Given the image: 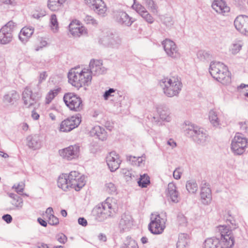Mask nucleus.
I'll list each match as a JSON object with an SVG mask.
<instances>
[{"mask_svg":"<svg viewBox=\"0 0 248 248\" xmlns=\"http://www.w3.org/2000/svg\"><path fill=\"white\" fill-rule=\"evenodd\" d=\"M85 183V177L76 171H72L68 175L64 174L60 176L57 181L58 187L64 191H67L70 188L79 191Z\"/></svg>","mask_w":248,"mask_h":248,"instance_id":"obj_1","label":"nucleus"},{"mask_svg":"<svg viewBox=\"0 0 248 248\" xmlns=\"http://www.w3.org/2000/svg\"><path fill=\"white\" fill-rule=\"evenodd\" d=\"M69 82L73 86L79 89L84 86L89 85L92 79V76L89 69L79 68H72L68 74Z\"/></svg>","mask_w":248,"mask_h":248,"instance_id":"obj_2","label":"nucleus"},{"mask_svg":"<svg viewBox=\"0 0 248 248\" xmlns=\"http://www.w3.org/2000/svg\"><path fill=\"white\" fill-rule=\"evenodd\" d=\"M117 208L116 200L112 198H108L94 209V212L97 219L102 221L112 216Z\"/></svg>","mask_w":248,"mask_h":248,"instance_id":"obj_3","label":"nucleus"},{"mask_svg":"<svg viewBox=\"0 0 248 248\" xmlns=\"http://www.w3.org/2000/svg\"><path fill=\"white\" fill-rule=\"evenodd\" d=\"M185 131L187 136L191 138L194 142L200 146L207 145L210 140V137L207 131L194 124H190L187 125Z\"/></svg>","mask_w":248,"mask_h":248,"instance_id":"obj_4","label":"nucleus"},{"mask_svg":"<svg viewBox=\"0 0 248 248\" xmlns=\"http://www.w3.org/2000/svg\"><path fill=\"white\" fill-rule=\"evenodd\" d=\"M209 72L212 77L223 84L231 82L230 73L227 67L223 63L212 62L209 67Z\"/></svg>","mask_w":248,"mask_h":248,"instance_id":"obj_5","label":"nucleus"},{"mask_svg":"<svg viewBox=\"0 0 248 248\" xmlns=\"http://www.w3.org/2000/svg\"><path fill=\"white\" fill-rule=\"evenodd\" d=\"M164 93L169 97L177 96L182 87V84L177 77L165 78L159 81Z\"/></svg>","mask_w":248,"mask_h":248,"instance_id":"obj_6","label":"nucleus"},{"mask_svg":"<svg viewBox=\"0 0 248 248\" xmlns=\"http://www.w3.org/2000/svg\"><path fill=\"white\" fill-rule=\"evenodd\" d=\"M217 228L221 234L218 248H232L234 243L232 230L225 225L219 226Z\"/></svg>","mask_w":248,"mask_h":248,"instance_id":"obj_7","label":"nucleus"},{"mask_svg":"<svg viewBox=\"0 0 248 248\" xmlns=\"http://www.w3.org/2000/svg\"><path fill=\"white\" fill-rule=\"evenodd\" d=\"M151 222L148 225V228L151 233L159 234L162 233L165 228V223L167 220L164 215L152 214Z\"/></svg>","mask_w":248,"mask_h":248,"instance_id":"obj_8","label":"nucleus"},{"mask_svg":"<svg viewBox=\"0 0 248 248\" xmlns=\"http://www.w3.org/2000/svg\"><path fill=\"white\" fill-rule=\"evenodd\" d=\"M63 100L66 106L72 111L79 112L83 108L84 105L82 99L74 93H65Z\"/></svg>","mask_w":248,"mask_h":248,"instance_id":"obj_9","label":"nucleus"},{"mask_svg":"<svg viewBox=\"0 0 248 248\" xmlns=\"http://www.w3.org/2000/svg\"><path fill=\"white\" fill-rule=\"evenodd\" d=\"M17 24L13 20L9 21L0 30V44L6 45L10 43L13 38V33Z\"/></svg>","mask_w":248,"mask_h":248,"instance_id":"obj_10","label":"nucleus"},{"mask_svg":"<svg viewBox=\"0 0 248 248\" xmlns=\"http://www.w3.org/2000/svg\"><path fill=\"white\" fill-rule=\"evenodd\" d=\"M99 43L107 47L118 49L122 45V39L117 34L108 32L100 38Z\"/></svg>","mask_w":248,"mask_h":248,"instance_id":"obj_11","label":"nucleus"},{"mask_svg":"<svg viewBox=\"0 0 248 248\" xmlns=\"http://www.w3.org/2000/svg\"><path fill=\"white\" fill-rule=\"evenodd\" d=\"M248 145V141L242 135L236 134L232 141L231 149L232 152L237 155H242Z\"/></svg>","mask_w":248,"mask_h":248,"instance_id":"obj_12","label":"nucleus"},{"mask_svg":"<svg viewBox=\"0 0 248 248\" xmlns=\"http://www.w3.org/2000/svg\"><path fill=\"white\" fill-rule=\"evenodd\" d=\"M81 118L80 114L69 117L62 122L60 130L62 132H67L77 127L81 123Z\"/></svg>","mask_w":248,"mask_h":248,"instance_id":"obj_13","label":"nucleus"},{"mask_svg":"<svg viewBox=\"0 0 248 248\" xmlns=\"http://www.w3.org/2000/svg\"><path fill=\"white\" fill-rule=\"evenodd\" d=\"M80 147L78 145H70L66 148L60 150V155L67 160L77 159L79 155Z\"/></svg>","mask_w":248,"mask_h":248,"instance_id":"obj_14","label":"nucleus"},{"mask_svg":"<svg viewBox=\"0 0 248 248\" xmlns=\"http://www.w3.org/2000/svg\"><path fill=\"white\" fill-rule=\"evenodd\" d=\"M164 49L168 57L174 59L180 57V53L175 43L172 40L166 39L162 42Z\"/></svg>","mask_w":248,"mask_h":248,"instance_id":"obj_15","label":"nucleus"},{"mask_svg":"<svg viewBox=\"0 0 248 248\" xmlns=\"http://www.w3.org/2000/svg\"><path fill=\"white\" fill-rule=\"evenodd\" d=\"M86 4L97 15L105 16L107 11V7L102 0H84Z\"/></svg>","mask_w":248,"mask_h":248,"instance_id":"obj_16","label":"nucleus"},{"mask_svg":"<svg viewBox=\"0 0 248 248\" xmlns=\"http://www.w3.org/2000/svg\"><path fill=\"white\" fill-rule=\"evenodd\" d=\"M38 93H33L29 87H26L22 93V99L24 105L28 108L33 105L37 102L38 96Z\"/></svg>","mask_w":248,"mask_h":248,"instance_id":"obj_17","label":"nucleus"},{"mask_svg":"<svg viewBox=\"0 0 248 248\" xmlns=\"http://www.w3.org/2000/svg\"><path fill=\"white\" fill-rule=\"evenodd\" d=\"M106 162L110 170L113 172L119 168L122 160L118 154L115 152H111L107 155Z\"/></svg>","mask_w":248,"mask_h":248,"instance_id":"obj_18","label":"nucleus"},{"mask_svg":"<svg viewBox=\"0 0 248 248\" xmlns=\"http://www.w3.org/2000/svg\"><path fill=\"white\" fill-rule=\"evenodd\" d=\"M89 67V70L92 76L104 74L107 71V69L103 66L102 61L101 60H91Z\"/></svg>","mask_w":248,"mask_h":248,"instance_id":"obj_19","label":"nucleus"},{"mask_svg":"<svg viewBox=\"0 0 248 248\" xmlns=\"http://www.w3.org/2000/svg\"><path fill=\"white\" fill-rule=\"evenodd\" d=\"M234 25L242 34L246 32V28L248 26V16L244 15L238 16L234 20Z\"/></svg>","mask_w":248,"mask_h":248,"instance_id":"obj_20","label":"nucleus"},{"mask_svg":"<svg viewBox=\"0 0 248 248\" xmlns=\"http://www.w3.org/2000/svg\"><path fill=\"white\" fill-rule=\"evenodd\" d=\"M166 194L167 197L174 203L178 202L180 200L176 186L173 183H170L168 184Z\"/></svg>","mask_w":248,"mask_h":248,"instance_id":"obj_21","label":"nucleus"},{"mask_svg":"<svg viewBox=\"0 0 248 248\" xmlns=\"http://www.w3.org/2000/svg\"><path fill=\"white\" fill-rule=\"evenodd\" d=\"M212 7L217 13L223 15L228 13L230 10V7L224 0H214Z\"/></svg>","mask_w":248,"mask_h":248,"instance_id":"obj_22","label":"nucleus"},{"mask_svg":"<svg viewBox=\"0 0 248 248\" xmlns=\"http://www.w3.org/2000/svg\"><path fill=\"white\" fill-rule=\"evenodd\" d=\"M156 110L159 118L162 121L169 122L171 120L170 109L164 105H158Z\"/></svg>","mask_w":248,"mask_h":248,"instance_id":"obj_23","label":"nucleus"},{"mask_svg":"<svg viewBox=\"0 0 248 248\" xmlns=\"http://www.w3.org/2000/svg\"><path fill=\"white\" fill-rule=\"evenodd\" d=\"M27 145L32 150L39 149L42 146V140L38 135L29 136L27 138Z\"/></svg>","mask_w":248,"mask_h":248,"instance_id":"obj_24","label":"nucleus"},{"mask_svg":"<svg viewBox=\"0 0 248 248\" xmlns=\"http://www.w3.org/2000/svg\"><path fill=\"white\" fill-rule=\"evenodd\" d=\"M200 194L203 204H208L211 202L212 200L211 190L206 183H204L202 186Z\"/></svg>","mask_w":248,"mask_h":248,"instance_id":"obj_25","label":"nucleus"},{"mask_svg":"<svg viewBox=\"0 0 248 248\" xmlns=\"http://www.w3.org/2000/svg\"><path fill=\"white\" fill-rule=\"evenodd\" d=\"M34 28L32 27L25 26L23 27L20 31L18 35L19 39L20 41L25 44L34 32Z\"/></svg>","mask_w":248,"mask_h":248,"instance_id":"obj_26","label":"nucleus"},{"mask_svg":"<svg viewBox=\"0 0 248 248\" xmlns=\"http://www.w3.org/2000/svg\"><path fill=\"white\" fill-rule=\"evenodd\" d=\"M19 98V94L15 91L13 90L5 94L2 98V101L5 104L13 105Z\"/></svg>","mask_w":248,"mask_h":248,"instance_id":"obj_27","label":"nucleus"},{"mask_svg":"<svg viewBox=\"0 0 248 248\" xmlns=\"http://www.w3.org/2000/svg\"><path fill=\"white\" fill-rule=\"evenodd\" d=\"M132 217L129 214H124L122 215L119 223V228L121 232L128 230L132 225Z\"/></svg>","mask_w":248,"mask_h":248,"instance_id":"obj_28","label":"nucleus"},{"mask_svg":"<svg viewBox=\"0 0 248 248\" xmlns=\"http://www.w3.org/2000/svg\"><path fill=\"white\" fill-rule=\"evenodd\" d=\"M90 134L92 137H96L102 141L106 140L107 138L105 130L98 125L93 127L90 131Z\"/></svg>","mask_w":248,"mask_h":248,"instance_id":"obj_29","label":"nucleus"},{"mask_svg":"<svg viewBox=\"0 0 248 248\" xmlns=\"http://www.w3.org/2000/svg\"><path fill=\"white\" fill-rule=\"evenodd\" d=\"M115 18L116 21L125 26H130L133 21L129 16L124 12L118 11L115 14Z\"/></svg>","mask_w":248,"mask_h":248,"instance_id":"obj_30","label":"nucleus"},{"mask_svg":"<svg viewBox=\"0 0 248 248\" xmlns=\"http://www.w3.org/2000/svg\"><path fill=\"white\" fill-rule=\"evenodd\" d=\"M190 242V237L189 234L181 233L179 234L177 243V248H188Z\"/></svg>","mask_w":248,"mask_h":248,"instance_id":"obj_31","label":"nucleus"},{"mask_svg":"<svg viewBox=\"0 0 248 248\" xmlns=\"http://www.w3.org/2000/svg\"><path fill=\"white\" fill-rule=\"evenodd\" d=\"M244 46L243 40L236 39L230 45L229 48V52L232 55H236L239 53Z\"/></svg>","mask_w":248,"mask_h":248,"instance_id":"obj_32","label":"nucleus"},{"mask_svg":"<svg viewBox=\"0 0 248 248\" xmlns=\"http://www.w3.org/2000/svg\"><path fill=\"white\" fill-rule=\"evenodd\" d=\"M66 0H48L47 6L52 11H58L64 6Z\"/></svg>","mask_w":248,"mask_h":248,"instance_id":"obj_33","label":"nucleus"},{"mask_svg":"<svg viewBox=\"0 0 248 248\" xmlns=\"http://www.w3.org/2000/svg\"><path fill=\"white\" fill-rule=\"evenodd\" d=\"M209 119L211 124L215 127L220 125L218 113L215 110H211L209 112Z\"/></svg>","mask_w":248,"mask_h":248,"instance_id":"obj_34","label":"nucleus"},{"mask_svg":"<svg viewBox=\"0 0 248 248\" xmlns=\"http://www.w3.org/2000/svg\"><path fill=\"white\" fill-rule=\"evenodd\" d=\"M219 244V239L217 238H209L204 241L203 248H218Z\"/></svg>","mask_w":248,"mask_h":248,"instance_id":"obj_35","label":"nucleus"},{"mask_svg":"<svg viewBox=\"0 0 248 248\" xmlns=\"http://www.w3.org/2000/svg\"><path fill=\"white\" fill-rule=\"evenodd\" d=\"M143 4L153 14L158 13V6L153 0H143Z\"/></svg>","mask_w":248,"mask_h":248,"instance_id":"obj_36","label":"nucleus"},{"mask_svg":"<svg viewBox=\"0 0 248 248\" xmlns=\"http://www.w3.org/2000/svg\"><path fill=\"white\" fill-rule=\"evenodd\" d=\"M61 90V88H57L53 90H50L46 96L45 104H50L53 99L58 94Z\"/></svg>","mask_w":248,"mask_h":248,"instance_id":"obj_37","label":"nucleus"},{"mask_svg":"<svg viewBox=\"0 0 248 248\" xmlns=\"http://www.w3.org/2000/svg\"><path fill=\"white\" fill-rule=\"evenodd\" d=\"M50 27L54 33L57 32L59 31V23L57 16L55 14H52L50 17Z\"/></svg>","mask_w":248,"mask_h":248,"instance_id":"obj_38","label":"nucleus"},{"mask_svg":"<svg viewBox=\"0 0 248 248\" xmlns=\"http://www.w3.org/2000/svg\"><path fill=\"white\" fill-rule=\"evenodd\" d=\"M186 186L188 192L192 194L196 193L198 189V185L194 180L187 181Z\"/></svg>","mask_w":248,"mask_h":248,"instance_id":"obj_39","label":"nucleus"},{"mask_svg":"<svg viewBox=\"0 0 248 248\" xmlns=\"http://www.w3.org/2000/svg\"><path fill=\"white\" fill-rule=\"evenodd\" d=\"M121 248H139L136 242L131 237L127 236Z\"/></svg>","mask_w":248,"mask_h":248,"instance_id":"obj_40","label":"nucleus"},{"mask_svg":"<svg viewBox=\"0 0 248 248\" xmlns=\"http://www.w3.org/2000/svg\"><path fill=\"white\" fill-rule=\"evenodd\" d=\"M139 186L141 187H146L150 183V177L147 174L140 175L138 182Z\"/></svg>","mask_w":248,"mask_h":248,"instance_id":"obj_41","label":"nucleus"},{"mask_svg":"<svg viewBox=\"0 0 248 248\" xmlns=\"http://www.w3.org/2000/svg\"><path fill=\"white\" fill-rule=\"evenodd\" d=\"M104 190L109 194L114 195L117 194L116 186L112 182L106 183L104 186Z\"/></svg>","mask_w":248,"mask_h":248,"instance_id":"obj_42","label":"nucleus"},{"mask_svg":"<svg viewBox=\"0 0 248 248\" xmlns=\"http://www.w3.org/2000/svg\"><path fill=\"white\" fill-rule=\"evenodd\" d=\"M132 7L141 16L144 13V12L147 11L145 8L140 3H137L136 0H134V3L132 5Z\"/></svg>","mask_w":248,"mask_h":248,"instance_id":"obj_43","label":"nucleus"},{"mask_svg":"<svg viewBox=\"0 0 248 248\" xmlns=\"http://www.w3.org/2000/svg\"><path fill=\"white\" fill-rule=\"evenodd\" d=\"M74 31L75 32V34H71L74 37H79L82 35L87 33V30L85 28L82 26L76 28V29L74 30Z\"/></svg>","mask_w":248,"mask_h":248,"instance_id":"obj_44","label":"nucleus"},{"mask_svg":"<svg viewBox=\"0 0 248 248\" xmlns=\"http://www.w3.org/2000/svg\"><path fill=\"white\" fill-rule=\"evenodd\" d=\"M9 196L13 199V200H16L17 202H18V205H16V206L18 208H22L23 201L22 199L17 195L14 193H9Z\"/></svg>","mask_w":248,"mask_h":248,"instance_id":"obj_45","label":"nucleus"},{"mask_svg":"<svg viewBox=\"0 0 248 248\" xmlns=\"http://www.w3.org/2000/svg\"><path fill=\"white\" fill-rule=\"evenodd\" d=\"M116 93V90L113 88H109L108 90L105 92L103 94L104 99L105 100H107L109 97L111 96H114Z\"/></svg>","mask_w":248,"mask_h":248,"instance_id":"obj_46","label":"nucleus"},{"mask_svg":"<svg viewBox=\"0 0 248 248\" xmlns=\"http://www.w3.org/2000/svg\"><path fill=\"white\" fill-rule=\"evenodd\" d=\"M84 21L87 24H91L93 26H96L97 25V21L91 16H85L84 18Z\"/></svg>","mask_w":248,"mask_h":248,"instance_id":"obj_47","label":"nucleus"},{"mask_svg":"<svg viewBox=\"0 0 248 248\" xmlns=\"http://www.w3.org/2000/svg\"><path fill=\"white\" fill-rule=\"evenodd\" d=\"M80 26L78 21H73L69 25V31L71 34H75V32L74 31V30Z\"/></svg>","mask_w":248,"mask_h":248,"instance_id":"obj_48","label":"nucleus"},{"mask_svg":"<svg viewBox=\"0 0 248 248\" xmlns=\"http://www.w3.org/2000/svg\"><path fill=\"white\" fill-rule=\"evenodd\" d=\"M141 16L148 23L152 24L154 21V18L147 11L144 12Z\"/></svg>","mask_w":248,"mask_h":248,"instance_id":"obj_49","label":"nucleus"},{"mask_svg":"<svg viewBox=\"0 0 248 248\" xmlns=\"http://www.w3.org/2000/svg\"><path fill=\"white\" fill-rule=\"evenodd\" d=\"M197 57L201 61H204L209 57V54L203 50H200L197 53Z\"/></svg>","mask_w":248,"mask_h":248,"instance_id":"obj_50","label":"nucleus"},{"mask_svg":"<svg viewBox=\"0 0 248 248\" xmlns=\"http://www.w3.org/2000/svg\"><path fill=\"white\" fill-rule=\"evenodd\" d=\"M177 220L179 225L183 226H186L187 219L183 215H178Z\"/></svg>","mask_w":248,"mask_h":248,"instance_id":"obj_51","label":"nucleus"},{"mask_svg":"<svg viewBox=\"0 0 248 248\" xmlns=\"http://www.w3.org/2000/svg\"><path fill=\"white\" fill-rule=\"evenodd\" d=\"M48 224L51 225H56L59 223V219L54 215L48 218Z\"/></svg>","mask_w":248,"mask_h":248,"instance_id":"obj_52","label":"nucleus"},{"mask_svg":"<svg viewBox=\"0 0 248 248\" xmlns=\"http://www.w3.org/2000/svg\"><path fill=\"white\" fill-rule=\"evenodd\" d=\"M239 124L241 130L248 134V121L241 122Z\"/></svg>","mask_w":248,"mask_h":248,"instance_id":"obj_53","label":"nucleus"},{"mask_svg":"<svg viewBox=\"0 0 248 248\" xmlns=\"http://www.w3.org/2000/svg\"><path fill=\"white\" fill-rule=\"evenodd\" d=\"M182 172L180 168H176L173 173V176L174 179L179 180L181 177Z\"/></svg>","mask_w":248,"mask_h":248,"instance_id":"obj_54","label":"nucleus"},{"mask_svg":"<svg viewBox=\"0 0 248 248\" xmlns=\"http://www.w3.org/2000/svg\"><path fill=\"white\" fill-rule=\"evenodd\" d=\"M145 155H142L141 156H139V158L138 159V162L136 163V165L139 167H140L143 166L144 164V162L145 161Z\"/></svg>","mask_w":248,"mask_h":248,"instance_id":"obj_55","label":"nucleus"},{"mask_svg":"<svg viewBox=\"0 0 248 248\" xmlns=\"http://www.w3.org/2000/svg\"><path fill=\"white\" fill-rule=\"evenodd\" d=\"M57 240L61 243L64 244L67 240L66 236L63 234H60L57 236Z\"/></svg>","mask_w":248,"mask_h":248,"instance_id":"obj_56","label":"nucleus"},{"mask_svg":"<svg viewBox=\"0 0 248 248\" xmlns=\"http://www.w3.org/2000/svg\"><path fill=\"white\" fill-rule=\"evenodd\" d=\"M138 157H136L134 156L130 155L127 157V159L131 162V164L133 165H136V163H137Z\"/></svg>","mask_w":248,"mask_h":248,"instance_id":"obj_57","label":"nucleus"},{"mask_svg":"<svg viewBox=\"0 0 248 248\" xmlns=\"http://www.w3.org/2000/svg\"><path fill=\"white\" fill-rule=\"evenodd\" d=\"M24 184H18L17 186H16V185H14L13 186L14 188H15L16 191L17 193H20L22 192L24 190Z\"/></svg>","mask_w":248,"mask_h":248,"instance_id":"obj_58","label":"nucleus"},{"mask_svg":"<svg viewBox=\"0 0 248 248\" xmlns=\"http://www.w3.org/2000/svg\"><path fill=\"white\" fill-rule=\"evenodd\" d=\"M2 219L7 223H10L12 221V217L10 215L6 214L2 216Z\"/></svg>","mask_w":248,"mask_h":248,"instance_id":"obj_59","label":"nucleus"},{"mask_svg":"<svg viewBox=\"0 0 248 248\" xmlns=\"http://www.w3.org/2000/svg\"><path fill=\"white\" fill-rule=\"evenodd\" d=\"M78 223L82 226H86L87 225V220L84 217H79L78 219Z\"/></svg>","mask_w":248,"mask_h":248,"instance_id":"obj_60","label":"nucleus"},{"mask_svg":"<svg viewBox=\"0 0 248 248\" xmlns=\"http://www.w3.org/2000/svg\"><path fill=\"white\" fill-rule=\"evenodd\" d=\"M47 77L46 72L40 73L39 78V84H40L43 80H45Z\"/></svg>","mask_w":248,"mask_h":248,"instance_id":"obj_61","label":"nucleus"},{"mask_svg":"<svg viewBox=\"0 0 248 248\" xmlns=\"http://www.w3.org/2000/svg\"><path fill=\"white\" fill-rule=\"evenodd\" d=\"M40 46H37L36 48H35V50L36 51H38L40 50V49L41 48H42L44 46H46L47 44V42L45 40H42L41 41H40Z\"/></svg>","mask_w":248,"mask_h":248,"instance_id":"obj_62","label":"nucleus"},{"mask_svg":"<svg viewBox=\"0 0 248 248\" xmlns=\"http://www.w3.org/2000/svg\"><path fill=\"white\" fill-rule=\"evenodd\" d=\"M167 144L168 145L170 146L172 149L174 148L176 146V142L174 141L173 140L171 139H169L167 141Z\"/></svg>","mask_w":248,"mask_h":248,"instance_id":"obj_63","label":"nucleus"},{"mask_svg":"<svg viewBox=\"0 0 248 248\" xmlns=\"http://www.w3.org/2000/svg\"><path fill=\"white\" fill-rule=\"evenodd\" d=\"M46 213L48 218L49 217H51L53 215V210L52 207H48L46 209Z\"/></svg>","mask_w":248,"mask_h":248,"instance_id":"obj_64","label":"nucleus"}]
</instances>
